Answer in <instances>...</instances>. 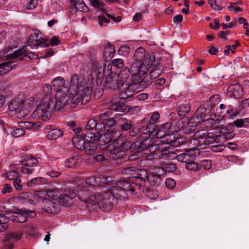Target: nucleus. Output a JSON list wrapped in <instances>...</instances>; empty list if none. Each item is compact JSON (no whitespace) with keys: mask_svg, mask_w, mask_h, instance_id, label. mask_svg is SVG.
<instances>
[{"mask_svg":"<svg viewBox=\"0 0 249 249\" xmlns=\"http://www.w3.org/2000/svg\"><path fill=\"white\" fill-rule=\"evenodd\" d=\"M145 51L142 47L138 48L134 54V60L130 69L124 68L120 71V75L123 80H128L140 83L141 89H145L151 85V81L148 77L147 73L154 64V56H149L144 59Z\"/></svg>","mask_w":249,"mask_h":249,"instance_id":"1","label":"nucleus"},{"mask_svg":"<svg viewBox=\"0 0 249 249\" xmlns=\"http://www.w3.org/2000/svg\"><path fill=\"white\" fill-rule=\"evenodd\" d=\"M130 185L126 182H117L115 185L111 186L103 192H98L90 195L88 198L83 199L86 206L90 210H95L101 208L104 211L108 212L113 208L112 200L114 198L121 199L127 198L125 189H128Z\"/></svg>","mask_w":249,"mask_h":249,"instance_id":"2","label":"nucleus"},{"mask_svg":"<svg viewBox=\"0 0 249 249\" xmlns=\"http://www.w3.org/2000/svg\"><path fill=\"white\" fill-rule=\"evenodd\" d=\"M122 173L127 175L129 177L128 180L122 179L117 182L128 183L130 186H128V189H125V193L128 191L132 194H136L137 191L140 189L141 187L144 186L146 181L145 177L147 175L146 171L142 170L140 171L134 167H128L123 169Z\"/></svg>","mask_w":249,"mask_h":249,"instance_id":"3","label":"nucleus"},{"mask_svg":"<svg viewBox=\"0 0 249 249\" xmlns=\"http://www.w3.org/2000/svg\"><path fill=\"white\" fill-rule=\"evenodd\" d=\"M121 135V132L115 130L114 128H109L107 130H104V132L102 134L89 131H87L86 134L87 140L97 141L98 144L101 145H106L111 141H113L114 145L118 144Z\"/></svg>","mask_w":249,"mask_h":249,"instance_id":"4","label":"nucleus"},{"mask_svg":"<svg viewBox=\"0 0 249 249\" xmlns=\"http://www.w3.org/2000/svg\"><path fill=\"white\" fill-rule=\"evenodd\" d=\"M148 126H142L139 128H135L129 131V135L137 136L138 140L134 143V147L138 150L145 149L148 150L150 145L151 131Z\"/></svg>","mask_w":249,"mask_h":249,"instance_id":"5","label":"nucleus"},{"mask_svg":"<svg viewBox=\"0 0 249 249\" xmlns=\"http://www.w3.org/2000/svg\"><path fill=\"white\" fill-rule=\"evenodd\" d=\"M49 97H43L41 102L33 112V115L37 116L43 121L49 120L52 117L53 110H55V107Z\"/></svg>","mask_w":249,"mask_h":249,"instance_id":"6","label":"nucleus"},{"mask_svg":"<svg viewBox=\"0 0 249 249\" xmlns=\"http://www.w3.org/2000/svg\"><path fill=\"white\" fill-rule=\"evenodd\" d=\"M221 137L208 133L205 130H200L196 132L191 140V143L196 146L202 144H210L221 139Z\"/></svg>","mask_w":249,"mask_h":249,"instance_id":"7","label":"nucleus"},{"mask_svg":"<svg viewBox=\"0 0 249 249\" xmlns=\"http://www.w3.org/2000/svg\"><path fill=\"white\" fill-rule=\"evenodd\" d=\"M60 41L58 38L55 36L52 37L51 40H48L46 37H42L38 30L34 31L31 35L27 42L28 46L37 47L40 45L41 47H47L49 45L56 46L59 44Z\"/></svg>","mask_w":249,"mask_h":249,"instance_id":"8","label":"nucleus"},{"mask_svg":"<svg viewBox=\"0 0 249 249\" xmlns=\"http://www.w3.org/2000/svg\"><path fill=\"white\" fill-rule=\"evenodd\" d=\"M90 86L89 85L87 87L85 92L73 91V92L71 93L68 96V105L73 107L80 102L83 105L86 104L89 101L92 93V89Z\"/></svg>","mask_w":249,"mask_h":249,"instance_id":"9","label":"nucleus"},{"mask_svg":"<svg viewBox=\"0 0 249 249\" xmlns=\"http://www.w3.org/2000/svg\"><path fill=\"white\" fill-rule=\"evenodd\" d=\"M90 86L89 85L87 87L85 92L73 91V92L71 93L68 96V105L73 107L80 102L83 105L86 104L89 101L92 93V89Z\"/></svg>","mask_w":249,"mask_h":249,"instance_id":"10","label":"nucleus"},{"mask_svg":"<svg viewBox=\"0 0 249 249\" xmlns=\"http://www.w3.org/2000/svg\"><path fill=\"white\" fill-rule=\"evenodd\" d=\"M90 85L92 89V84L89 80H87L82 75H78L77 74H73L70 81V89L74 91L85 92L87 87Z\"/></svg>","mask_w":249,"mask_h":249,"instance_id":"11","label":"nucleus"},{"mask_svg":"<svg viewBox=\"0 0 249 249\" xmlns=\"http://www.w3.org/2000/svg\"><path fill=\"white\" fill-rule=\"evenodd\" d=\"M126 81V82L122 83L119 89L120 91V98L126 100L128 99L134 95L135 93L137 92L136 90L138 91L142 90L143 89H141L140 83H136L134 81H132V83H129Z\"/></svg>","mask_w":249,"mask_h":249,"instance_id":"12","label":"nucleus"},{"mask_svg":"<svg viewBox=\"0 0 249 249\" xmlns=\"http://www.w3.org/2000/svg\"><path fill=\"white\" fill-rule=\"evenodd\" d=\"M163 131L153 130L151 131L150 140L157 137L161 139L160 142L164 144H169L172 147H177L180 144V142L178 139L173 134L165 133L162 134Z\"/></svg>","mask_w":249,"mask_h":249,"instance_id":"13","label":"nucleus"},{"mask_svg":"<svg viewBox=\"0 0 249 249\" xmlns=\"http://www.w3.org/2000/svg\"><path fill=\"white\" fill-rule=\"evenodd\" d=\"M26 48V46H23L21 48L15 51L14 52H13V50L10 47L5 48L0 51V59L8 60L16 58L21 55L28 57L31 59L32 58L27 53Z\"/></svg>","mask_w":249,"mask_h":249,"instance_id":"14","label":"nucleus"},{"mask_svg":"<svg viewBox=\"0 0 249 249\" xmlns=\"http://www.w3.org/2000/svg\"><path fill=\"white\" fill-rule=\"evenodd\" d=\"M19 162L22 165L21 169V172L25 175H29L35 172L34 167L37 165L38 160L37 159L32 155H28L22 157Z\"/></svg>","mask_w":249,"mask_h":249,"instance_id":"15","label":"nucleus"},{"mask_svg":"<svg viewBox=\"0 0 249 249\" xmlns=\"http://www.w3.org/2000/svg\"><path fill=\"white\" fill-rule=\"evenodd\" d=\"M85 182L87 185H89V187H82L78 191V196L82 201H83V199H85V198H88L90 196L89 192L91 191L93 189L91 186H94L97 191H99L101 189L97 177H92L88 178L86 179Z\"/></svg>","mask_w":249,"mask_h":249,"instance_id":"16","label":"nucleus"},{"mask_svg":"<svg viewBox=\"0 0 249 249\" xmlns=\"http://www.w3.org/2000/svg\"><path fill=\"white\" fill-rule=\"evenodd\" d=\"M117 145H119L110 150V154L114 159L120 158L122 156V153L126 151L129 148L133 149L134 148V143L131 144V142L128 141H123L120 137Z\"/></svg>","mask_w":249,"mask_h":249,"instance_id":"17","label":"nucleus"},{"mask_svg":"<svg viewBox=\"0 0 249 249\" xmlns=\"http://www.w3.org/2000/svg\"><path fill=\"white\" fill-rule=\"evenodd\" d=\"M68 91H60L56 92L55 96H53L51 98L53 104L55 107V111L59 110L62 108L66 104L68 105L69 99L67 95Z\"/></svg>","mask_w":249,"mask_h":249,"instance_id":"18","label":"nucleus"},{"mask_svg":"<svg viewBox=\"0 0 249 249\" xmlns=\"http://www.w3.org/2000/svg\"><path fill=\"white\" fill-rule=\"evenodd\" d=\"M120 75V73L117 74L115 73H111L106 78V87L107 88L113 89L120 88L122 83L126 82Z\"/></svg>","mask_w":249,"mask_h":249,"instance_id":"19","label":"nucleus"},{"mask_svg":"<svg viewBox=\"0 0 249 249\" xmlns=\"http://www.w3.org/2000/svg\"><path fill=\"white\" fill-rule=\"evenodd\" d=\"M22 235V232L20 231H14L7 235L4 242V246L6 249H12L16 247L14 242L20 240Z\"/></svg>","mask_w":249,"mask_h":249,"instance_id":"20","label":"nucleus"},{"mask_svg":"<svg viewBox=\"0 0 249 249\" xmlns=\"http://www.w3.org/2000/svg\"><path fill=\"white\" fill-rule=\"evenodd\" d=\"M42 201V209L45 212L52 214H56L59 211L57 205L53 200L48 198H39Z\"/></svg>","mask_w":249,"mask_h":249,"instance_id":"21","label":"nucleus"},{"mask_svg":"<svg viewBox=\"0 0 249 249\" xmlns=\"http://www.w3.org/2000/svg\"><path fill=\"white\" fill-rule=\"evenodd\" d=\"M21 213H17L14 214L10 218L12 221H16L19 223L24 222L27 221V217H33L36 216V213L29 210H23L21 209Z\"/></svg>","mask_w":249,"mask_h":249,"instance_id":"22","label":"nucleus"},{"mask_svg":"<svg viewBox=\"0 0 249 249\" xmlns=\"http://www.w3.org/2000/svg\"><path fill=\"white\" fill-rule=\"evenodd\" d=\"M60 195V191L58 188L48 189L47 191H39L36 194V197L39 198H49L57 200Z\"/></svg>","mask_w":249,"mask_h":249,"instance_id":"23","label":"nucleus"},{"mask_svg":"<svg viewBox=\"0 0 249 249\" xmlns=\"http://www.w3.org/2000/svg\"><path fill=\"white\" fill-rule=\"evenodd\" d=\"M76 196V194L73 191H65L64 194H60L58 200L59 204L63 206H68L73 202V199Z\"/></svg>","mask_w":249,"mask_h":249,"instance_id":"24","label":"nucleus"},{"mask_svg":"<svg viewBox=\"0 0 249 249\" xmlns=\"http://www.w3.org/2000/svg\"><path fill=\"white\" fill-rule=\"evenodd\" d=\"M227 94L229 97L240 98L243 95L242 87L239 84L230 85L228 88Z\"/></svg>","mask_w":249,"mask_h":249,"instance_id":"25","label":"nucleus"},{"mask_svg":"<svg viewBox=\"0 0 249 249\" xmlns=\"http://www.w3.org/2000/svg\"><path fill=\"white\" fill-rule=\"evenodd\" d=\"M92 70L93 72L96 75L98 80L103 78L104 73V67L102 62L93 60Z\"/></svg>","mask_w":249,"mask_h":249,"instance_id":"26","label":"nucleus"},{"mask_svg":"<svg viewBox=\"0 0 249 249\" xmlns=\"http://www.w3.org/2000/svg\"><path fill=\"white\" fill-rule=\"evenodd\" d=\"M53 90L56 92L60 91H68V89L65 87V81L61 77H58L52 82Z\"/></svg>","mask_w":249,"mask_h":249,"instance_id":"27","label":"nucleus"},{"mask_svg":"<svg viewBox=\"0 0 249 249\" xmlns=\"http://www.w3.org/2000/svg\"><path fill=\"white\" fill-rule=\"evenodd\" d=\"M107 108L110 110H115L116 112H124L125 107L123 103L120 102L119 99H112L108 103Z\"/></svg>","mask_w":249,"mask_h":249,"instance_id":"28","label":"nucleus"},{"mask_svg":"<svg viewBox=\"0 0 249 249\" xmlns=\"http://www.w3.org/2000/svg\"><path fill=\"white\" fill-rule=\"evenodd\" d=\"M115 49L113 45L107 42L104 46L103 57L107 61L110 60L114 56Z\"/></svg>","mask_w":249,"mask_h":249,"instance_id":"29","label":"nucleus"},{"mask_svg":"<svg viewBox=\"0 0 249 249\" xmlns=\"http://www.w3.org/2000/svg\"><path fill=\"white\" fill-rule=\"evenodd\" d=\"M154 147V145H152L151 142H150L149 147L148 150L142 149L143 154L146 155V160H152L156 159H158L160 157V151L158 150H154L153 152H151V149ZM156 147L155 149H156Z\"/></svg>","mask_w":249,"mask_h":249,"instance_id":"30","label":"nucleus"},{"mask_svg":"<svg viewBox=\"0 0 249 249\" xmlns=\"http://www.w3.org/2000/svg\"><path fill=\"white\" fill-rule=\"evenodd\" d=\"M72 142L78 149L84 150L86 144L85 133H83L82 136L78 135L73 137Z\"/></svg>","mask_w":249,"mask_h":249,"instance_id":"31","label":"nucleus"},{"mask_svg":"<svg viewBox=\"0 0 249 249\" xmlns=\"http://www.w3.org/2000/svg\"><path fill=\"white\" fill-rule=\"evenodd\" d=\"M162 173L158 170L156 173L153 172L146 175L145 178H147L148 181L152 185H159L161 181V175Z\"/></svg>","mask_w":249,"mask_h":249,"instance_id":"32","label":"nucleus"},{"mask_svg":"<svg viewBox=\"0 0 249 249\" xmlns=\"http://www.w3.org/2000/svg\"><path fill=\"white\" fill-rule=\"evenodd\" d=\"M173 147L171 146H169L163 148L160 152V156L161 155L164 158L176 159L177 154L174 151Z\"/></svg>","mask_w":249,"mask_h":249,"instance_id":"33","label":"nucleus"},{"mask_svg":"<svg viewBox=\"0 0 249 249\" xmlns=\"http://www.w3.org/2000/svg\"><path fill=\"white\" fill-rule=\"evenodd\" d=\"M87 132H85L86 144L84 150L87 154H93L97 148V145L94 142L95 140H88L86 137Z\"/></svg>","mask_w":249,"mask_h":249,"instance_id":"34","label":"nucleus"},{"mask_svg":"<svg viewBox=\"0 0 249 249\" xmlns=\"http://www.w3.org/2000/svg\"><path fill=\"white\" fill-rule=\"evenodd\" d=\"M23 101L19 98H16L11 102L8 108L10 111L20 112L22 109Z\"/></svg>","mask_w":249,"mask_h":249,"instance_id":"35","label":"nucleus"},{"mask_svg":"<svg viewBox=\"0 0 249 249\" xmlns=\"http://www.w3.org/2000/svg\"><path fill=\"white\" fill-rule=\"evenodd\" d=\"M160 118V113L157 111H155L151 114L149 125H145V126L149 127L150 128L148 129L150 130V131H153L154 130L156 131V126L155 124L158 123V121Z\"/></svg>","mask_w":249,"mask_h":249,"instance_id":"36","label":"nucleus"},{"mask_svg":"<svg viewBox=\"0 0 249 249\" xmlns=\"http://www.w3.org/2000/svg\"><path fill=\"white\" fill-rule=\"evenodd\" d=\"M117 123L121 130L123 131H127L129 130L133 126V124L131 120H127L124 118H119Z\"/></svg>","mask_w":249,"mask_h":249,"instance_id":"37","label":"nucleus"},{"mask_svg":"<svg viewBox=\"0 0 249 249\" xmlns=\"http://www.w3.org/2000/svg\"><path fill=\"white\" fill-rule=\"evenodd\" d=\"M194 149H190L188 152L182 153L179 155H177L176 159L181 162L185 163V164L190 160L191 158L195 156V154L192 153V151H194Z\"/></svg>","mask_w":249,"mask_h":249,"instance_id":"38","label":"nucleus"},{"mask_svg":"<svg viewBox=\"0 0 249 249\" xmlns=\"http://www.w3.org/2000/svg\"><path fill=\"white\" fill-rule=\"evenodd\" d=\"M16 64L13 61L2 62L0 64V76L10 71Z\"/></svg>","mask_w":249,"mask_h":249,"instance_id":"39","label":"nucleus"},{"mask_svg":"<svg viewBox=\"0 0 249 249\" xmlns=\"http://www.w3.org/2000/svg\"><path fill=\"white\" fill-rule=\"evenodd\" d=\"M86 128L87 129L86 132L90 131V130H94V129L95 131H97L102 129V124H100V123H97L95 120L90 119L88 121Z\"/></svg>","mask_w":249,"mask_h":249,"instance_id":"40","label":"nucleus"},{"mask_svg":"<svg viewBox=\"0 0 249 249\" xmlns=\"http://www.w3.org/2000/svg\"><path fill=\"white\" fill-rule=\"evenodd\" d=\"M158 169L160 171L162 174H163L164 172L174 173L176 170V166L175 164L169 162L163 164L162 167H159Z\"/></svg>","mask_w":249,"mask_h":249,"instance_id":"41","label":"nucleus"},{"mask_svg":"<svg viewBox=\"0 0 249 249\" xmlns=\"http://www.w3.org/2000/svg\"><path fill=\"white\" fill-rule=\"evenodd\" d=\"M190 107L187 103L180 104L177 108L178 114L180 116L186 115L190 111Z\"/></svg>","mask_w":249,"mask_h":249,"instance_id":"42","label":"nucleus"},{"mask_svg":"<svg viewBox=\"0 0 249 249\" xmlns=\"http://www.w3.org/2000/svg\"><path fill=\"white\" fill-rule=\"evenodd\" d=\"M74 8L80 11L86 12L88 11V8L86 5L83 0H71Z\"/></svg>","mask_w":249,"mask_h":249,"instance_id":"43","label":"nucleus"},{"mask_svg":"<svg viewBox=\"0 0 249 249\" xmlns=\"http://www.w3.org/2000/svg\"><path fill=\"white\" fill-rule=\"evenodd\" d=\"M63 135V131L59 129H53L49 131L47 137L50 140H56Z\"/></svg>","mask_w":249,"mask_h":249,"instance_id":"44","label":"nucleus"},{"mask_svg":"<svg viewBox=\"0 0 249 249\" xmlns=\"http://www.w3.org/2000/svg\"><path fill=\"white\" fill-rule=\"evenodd\" d=\"M46 180L44 178L37 177L30 180L27 183L28 187H33L39 184H44L46 183Z\"/></svg>","mask_w":249,"mask_h":249,"instance_id":"45","label":"nucleus"},{"mask_svg":"<svg viewBox=\"0 0 249 249\" xmlns=\"http://www.w3.org/2000/svg\"><path fill=\"white\" fill-rule=\"evenodd\" d=\"M98 182L100 184V186H103V188L108 189L107 185L105 184H108L112 181V178L110 177H106L103 175H100L97 177Z\"/></svg>","mask_w":249,"mask_h":249,"instance_id":"46","label":"nucleus"},{"mask_svg":"<svg viewBox=\"0 0 249 249\" xmlns=\"http://www.w3.org/2000/svg\"><path fill=\"white\" fill-rule=\"evenodd\" d=\"M209 113V110L203 106H201L197 108L195 114L199 118L202 119V121H204L205 120V116L208 114Z\"/></svg>","mask_w":249,"mask_h":249,"instance_id":"47","label":"nucleus"},{"mask_svg":"<svg viewBox=\"0 0 249 249\" xmlns=\"http://www.w3.org/2000/svg\"><path fill=\"white\" fill-rule=\"evenodd\" d=\"M203 122L202 119L199 118L196 114L194 116L191 117L188 121L187 123L189 126H196L199 124H200Z\"/></svg>","mask_w":249,"mask_h":249,"instance_id":"48","label":"nucleus"},{"mask_svg":"<svg viewBox=\"0 0 249 249\" xmlns=\"http://www.w3.org/2000/svg\"><path fill=\"white\" fill-rule=\"evenodd\" d=\"M153 61L154 62V64L153 65V66L152 67V68H150V70L149 71H150V72L149 74V76H148V77L149 78V80H150V78L151 79H155V78L158 77L161 73V72L158 69H155V68L156 67V65L155 64V58L154 59Z\"/></svg>","mask_w":249,"mask_h":249,"instance_id":"49","label":"nucleus"},{"mask_svg":"<svg viewBox=\"0 0 249 249\" xmlns=\"http://www.w3.org/2000/svg\"><path fill=\"white\" fill-rule=\"evenodd\" d=\"M77 157H72L67 160L65 162V166L68 168H74L76 166L78 162Z\"/></svg>","mask_w":249,"mask_h":249,"instance_id":"50","label":"nucleus"},{"mask_svg":"<svg viewBox=\"0 0 249 249\" xmlns=\"http://www.w3.org/2000/svg\"><path fill=\"white\" fill-rule=\"evenodd\" d=\"M9 220V218L5 216L4 214H0V231H3L7 229V226L6 224Z\"/></svg>","mask_w":249,"mask_h":249,"instance_id":"51","label":"nucleus"},{"mask_svg":"<svg viewBox=\"0 0 249 249\" xmlns=\"http://www.w3.org/2000/svg\"><path fill=\"white\" fill-rule=\"evenodd\" d=\"M114 120L111 117H109L108 120L104 123H101L102 124V128H104V130H107L109 128H113L112 126L115 124Z\"/></svg>","mask_w":249,"mask_h":249,"instance_id":"52","label":"nucleus"},{"mask_svg":"<svg viewBox=\"0 0 249 249\" xmlns=\"http://www.w3.org/2000/svg\"><path fill=\"white\" fill-rule=\"evenodd\" d=\"M111 65L112 67L118 69L123 68L124 65V60L121 58L113 59L111 62Z\"/></svg>","mask_w":249,"mask_h":249,"instance_id":"53","label":"nucleus"},{"mask_svg":"<svg viewBox=\"0 0 249 249\" xmlns=\"http://www.w3.org/2000/svg\"><path fill=\"white\" fill-rule=\"evenodd\" d=\"M5 176L9 180H13L14 181L15 179H17V178L19 177L20 175L17 171H12L5 173Z\"/></svg>","mask_w":249,"mask_h":249,"instance_id":"54","label":"nucleus"},{"mask_svg":"<svg viewBox=\"0 0 249 249\" xmlns=\"http://www.w3.org/2000/svg\"><path fill=\"white\" fill-rule=\"evenodd\" d=\"M171 124L170 123H166L161 125L160 126L158 127L156 126V131H160L161 130L162 132V134L168 133V131L169 129L171 128Z\"/></svg>","mask_w":249,"mask_h":249,"instance_id":"55","label":"nucleus"},{"mask_svg":"<svg viewBox=\"0 0 249 249\" xmlns=\"http://www.w3.org/2000/svg\"><path fill=\"white\" fill-rule=\"evenodd\" d=\"M53 89L52 87L49 84H45L43 88V91L44 94L45 95L44 97H52L53 96L51 95Z\"/></svg>","mask_w":249,"mask_h":249,"instance_id":"56","label":"nucleus"},{"mask_svg":"<svg viewBox=\"0 0 249 249\" xmlns=\"http://www.w3.org/2000/svg\"><path fill=\"white\" fill-rule=\"evenodd\" d=\"M130 48L126 45H124L120 47L118 52L120 55L126 56L129 53Z\"/></svg>","mask_w":249,"mask_h":249,"instance_id":"57","label":"nucleus"},{"mask_svg":"<svg viewBox=\"0 0 249 249\" xmlns=\"http://www.w3.org/2000/svg\"><path fill=\"white\" fill-rule=\"evenodd\" d=\"M185 167L189 170L196 171L198 168V165L191 159L185 164Z\"/></svg>","mask_w":249,"mask_h":249,"instance_id":"58","label":"nucleus"},{"mask_svg":"<svg viewBox=\"0 0 249 249\" xmlns=\"http://www.w3.org/2000/svg\"><path fill=\"white\" fill-rule=\"evenodd\" d=\"M25 134V131L23 129L20 128H17L13 129L12 134V135L16 138L19 137Z\"/></svg>","mask_w":249,"mask_h":249,"instance_id":"59","label":"nucleus"},{"mask_svg":"<svg viewBox=\"0 0 249 249\" xmlns=\"http://www.w3.org/2000/svg\"><path fill=\"white\" fill-rule=\"evenodd\" d=\"M20 178V176L13 181L14 186L17 190H22L23 189V183Z\"/></svg>","mask_w":249,"mask_h":249,"instance_id":"60","label":"nucleus"},{"mask_svg":"<svg viewBox=\"0 0 249 249\" xmlns=\"http://www.w3.org/2000/svg\"><path fill=\"white\" fill-rule=\"evenodd\" d=\"M89 2L90 4L97 8L100 9L102 11H104L103 6V3L100 1L99 0H89Z\"/></svg>","mask_w":249,"mask_h":249,"instance_id":"61","label":"nucleus"},{"mask_svg":"<svg viewBox=\"0 0 249 249\" xmlns=\"http://www.w3.org/2000/svg\"><path fill=\"white\" fill-rule=\"evenodd\" d=\"M133 149L136 150V152L134 154L130 155L128 160H135L139 158L140 155H141V152H142V150H138V149L134 146Z\"/></svg>","mask_w":249,"mask_h":249,"instance_id":"62","label":"nucleus"},{"mask_svg":"<svg viewBox=\"0 0 249 249\" xmlns=\"http://www.w3.org/2000/svg\"><path fill=\"white\" fill-rule=\"evenodd\" d=\"M22 124L24 125L23 126L27 129H36L39 126V125L36 123L30 122H23L22 123Z\"/></svg>","mask_w":249,"mask_h":249,"instance_id":"63","label":"nucleus"},{"mask_svg":"<svg viewBox=\"0 0 249 249\" xmlns=\"http://www.w3.org/2000/svg\"><path fill=\"white\" fill-rule=\"evenodd\" d=\"M110 117V115L107 111H106L102 114H100L98 115V118L99 121L104 123L106 122Z\"/></svg>","mask_w":249,"mask_h":249,"instance_id":"64","label":"nucleus"}]
</instances>
